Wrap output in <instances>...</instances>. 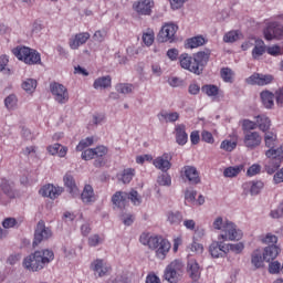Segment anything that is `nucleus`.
I'll use <instances>...</instances> for the list:
<instances>
[{
	"label": "nucleus",
	"instance_id": "nucleus-1",
	"mask_svg": "<svg viewBox=\"0 0 283 283\" xmlns=\"http://www.w3.org/2000/svg\"><path fill=\"white\" fill-rule=\"evenodd\" d=\"M264 140H265V147L270 148L265 153V156L269 159L265 164V171L266 174L272 176V174H275V171H277V169H280V166L282 165L283 145L275 148V140H277V136L272 132L265 133Z\"/></svg>",
	"mask_w": 283,
	"mask_h": 283
},
{
	"label": "nucleus",
	"instance_id": "nucleus-2",
	"mask_svg": "<svg viewBox=\"0 0 283 283\" xmlns=\"http://www.w3.org/2000/svg\"><path fill=\"white\" fill-rule=\"evenodd\" d=\"M211 56V51H200L191 57L187 53H182L179 56V63L184 70H188V72H192V74L200 75L202 70H205V65L209 63V57Z\"/></svg>",
	"mask_w": 283,
	"mask_h": 283
},
{
	"label": "nucleus",
	"instance_id": "nucleus-3",
	"mask_svg": "<svg viewBox=\"0 0 283 283\" xmlns=\"http://www.w3.org/2000/svg\"><path fill=\"white\" fill-rule=\"evenodd\" d=\"M139 242L144 244V247H148L153 251H156V255L159 260H165L167 253H169V250L171 249V243H169L167 239L149 233H142Z\"/></svg>",
	"mask_w": 283,
	"mask_h": 283
},
{
	"label": "nucleus",
	"instance_id": "nucleus-4",
	"mask_svg": "<svg viewBox=\"0 0 283 283\" xmlns=\"http://www.w3.org/2000/svg\"><path fill=\"white\" fill-rule=\"evenodd\" d=\"M54 260L52 250L35 251L23 260L24 269L28 271H41Z\"/></svg>",
	"mask_w": 283,
	"mask_h": 283
},
{
	"label": "nucleus",
	"instance_id": "nucleus-5",
	"mask_svg": "<svg viewBox=\"0 0 283 283\" xmlns=\"http://www.w3.org/2000/svg\"><path fill=\"white\" fill-rule=\"evenodd\" d=\"M212 227L218 231H222V233L219 235V238L222 240H242V230L238 229V227L231 221L224 222L222 217H218L213 221Z\"/></svg>",
	"mask_w": 283,
	"mask_h": 283
},
{
	"label": "nucleus",
	"instance_id": "nucleus-6",
	"mask_svg": "<svg viewBox=\"0 0 283 283\" xmlns=\"http://www.w3.org/2000/svg\"><path fill=\"white\" fill-rule=\"evenodd\" d=\"M12 54L27 65H41V53L36 50L28 46H18L12 50Z\"/></svg>",
	"mask_w": 283,
	"mask_h": 283
},
{
	"label": "nucleus",
	"instance_id": "nucleus-7",
	"mask_svg": "<svg viewBox=\"0 0 283 283\" xmlns=\"http://www.w3.org/2000/svg\"><path fill=\"white\" fill-rule=\"evenodd\" d=\"M182 262L175 260L165 270L164 277L169 283H178L180 277H182Z\"/></svg>",
	"mask_w": 283,
	"mask_h": 283
},
{
	"label": "nucleus",
	"instance_id": "nucleus-8",
	"mask_svg": "<svg viewBox=\"0 0 283 283\" xmlns=\"http://www.w3.org/2000/svg\"><path fill=\"white\" fill-rule=\"evenodd\" d=\"M52 238V228L45 226V221L40 220L35 227L33 247H39L43 241Z\"/></svg>",
	"mask_w": 283,
	"mask_h": 283
},
{
	"label": "nucleus",
	"instance_id": "nucleus-9",
	"mask_svg": "<svg viewBox=\"0 0 283 283\" xmlns=\"http://www.w3.org/2000/svg\"><path fill=\"white\" fill-rule=\"evenodd\" d=\"M51 94L54 96L56 103L60 105H65L67 101H70V93H67V88L61 83H51L50 84Z\"/></svg>",
	"mask_w": 283,
	"mask_h": 283
},
{
	"label": "nucleus",
	"instance_id": "nucleus-10",
	"mask_svg": "<svg viewBox=\"0 0 283 283\" xmlns=\"http://www.w3.org/2000/svg\"><path fill=\"white\" fill-rule=\"evenodd\" d=\"M176 32H178V27L176 23H167L165 24L158 36L157 40L159 41V43H174L175 39H176Z\"/></svg>",
	"mask_w": 283,
	"mask_h": 283
},
{
	"label": "nucleus",
	"instance_id": "nucleus-11",
	"mask_svg": "<svg viewBox=\"0 0 283 283\" xmlns=\"http://www.w3.org/2000/svg\"><path fill=\"white\" fill-rule=\"evenodd\" d=\"M224 242H227V240H223L222 238L218 237V241H213L210 244L209 253L211 258H227V254L229 253V247H227Z\"/></svg>",
	"mask_w": 283,
	"mask_h": 283
},
{
	"label": "nucleus",
	"instance_id": "nucleus-12",
	"mask_svg": "<svg viewBox=\"0 0 283 283\" xmlns=\"http://www.w3.org/2000/svg\"><path fill=\"white\" fill-rule=\"evenodd\" d=\"M243 143L248 149H255L262 145V136L258 132H245Z\"/></svg>",
	"mask_w": 283,
	"mask_h": 283
},
{
	"label": "nucleus",
	"instance_id": "nucleus-13",
	"mask_svg": "<svg viewBox=\"0 0 283 283\" xmlns=\"http://www.w3.org/2000/svg\"><path fill=\"white\" fill-rule=\"evenodd\" d=\"M245 81L248 85H269L273 83V75L254 73Z\"/></svg>",
	"mask_w": 283,
	"mask_h": 283
},
{
	"label": "nucleus",
	"instance_id": "nucleus-14",
	"mask_svg": "<svg viewBox=\"0 0 283 283\" xmlns=\"http://www.w3.org/2000/svg\"><path fill=\"white\" fill-rule=\"evenodd\" d=\"M154 8V0H138L133 4V9L137 14L149 15L151 14V9Z\"/></svg>",
	"mask_w": 283,
	"mask_h": 283
},
{
	"label": "nucleus",
	"instance_id": "nucleus-15",
	"mask_svg": "<svg viewBox=\"0 0 283 283\" xmlns=\"http://www.w3.org/2000/svg\"><path fill=\"white\" fill-rule=\"evenodd\" d=\"M181 176L189 180L191 185H200V174L193 166H185L181 168Z\"/></svg>",
	"mask_w": 283,
	"mask_h": 283
},
{
	"label": "nucleus",
	"instance_id": "nucleus-16",
	"mask_svg": "<svg viewBox=\"0 0 283 283\" xmlns=\"http://www.w3.org/2000/svg\"><path fill=\"white\" fill-rule=\"evenodd\" d=\"M153 165L156 169L167 172L168 169H171V154L166 153L163 156L155 158Z\"/></svg>",
	"mask_w": 283,
	"mask_h": 283
},
{
	"label": "nucleus",
	"instance_id": "nucleus-17",
	"mask_svg": "<svg viewBox=\"0 0 283 283\" xmlns=\"http://www.w3.org/2000/svg\"><path fill=\"white\" fill-rule=\"evenodd\" d=\"M90 33L88 32H82V33H77L75 35H73L70 40H69V45L71 48V50H78V48H81V45H85L87 43V41H90Z\"/></svg>",
	"mask_w": 283,
	"mask_h": 283
},
{
	"label": "nucleus",
	"instance_id": "nucleus-18",
	"mask_svg": "<svg viewBox=\"0 0 283 283\" xmlns=\"http://www.w3.org/2000/svg\"><path fill=\"white\" fill-rule=\"evenodd\" d=\"M0 191L4 196H7V198H10V199L15 198L17 189H15L14 181L2 178L0 182Z\"/></svg>",
	"mask_w": 283,
	"mask_h": 283
},
{
	"label": "nucleus",
	"instance_id": "nucleus-19",
	"mask_svg": "<svg viewBox=\"0 0 283 283\" xmlns=\"http://www.w3.org/2000/svg\"><path fill=\"white\" fill-rule=\"evenodd\" d=\"M40 193L44 197V198H51V200H55V198L60 195L63 193V188L61 187H55L54 185H45L42 187V189L40 190Z\"/></svg>",
	"mask_w": 283,
	"mask_h": 283
},
{
	"label": "nucleus",
	"instance_id": "nucleus-20",
	"mask_svg": "<svg viewBox=\"0 0 283 283\" xmlns=\"http://www.w3.org/2000/svg\"><path fill=\"white\" fill-rule=\"evenodd\" d=\"M175 138L177 145H187V140H189V135L187 134V126L185 124H178L175 127Z\"/></svg>",
	"mask_w": 283,
	"mask_h": 283
},
{
	"label": "nucleus",
	"instance_id": "nucleus-21",
	"mask_svg": "<svg viewBox=\"0 0 283 283\" xmlns=\"http://www.w3.org/2000/svg\"><path fill=\"white\" fill-rule=\"evenodd\" d=\"M187 271L193 282H198V280H200V265L195 259L188 260Z\"/></svg>",
	"mask_w": 283,
	"mask_h": 283
},
{
	"label": "nucleus",
	"instance_id": "nucleus-22",
	"mask_svg": "<svg viewBox=\"0 0 283 283\" xmlns=\"http://www.w3.org/2000/svg\"><path fill=\"white\" fill-rule=\"evenodd\" d=\"M64 185L69 191V193H71V196L73 198H76V196H78V187L76 186V181L74 180V177L67 172L65 176H64Z\"/></svg>",
	"mask_w": 283,
	"mask_h": 283
},
{
	"label": "nucleus",
	"instance_id": "nucleus-23",
	"mask_svg": "<svg viewBox=\"0 0 283 283\" xmlns=\"http://www.w3.org/2000/svg\"><path fill=\"white\" fill-rule=\"evenodd\" d=\"M95 151V167H103L105 165V156H107V147L105 146H97L96 148H93Z\"/></svg>",
	"mask_w": 283,
	"mask_h": 283
},
{
	"label": "nucleus",
	"instance_id": "nucleus-24",
	"mask_svg": "<svg viewBox=\"0 0 283 283\" xmlns=\"http://www.w3.org/2000/svg\"><path fill=\"white\" fill-rule=\"evenodd\" d=\"M127 192L118 191L113 195L112 202L113 205H115V207H118V209H125V207L127 206Z\"/></svg>",
	"mask_w": 283,
	"mask_h": 283
},
{
	"label": "nucleus",
	"instance_id": "nucleus-25",
	"mask_svg": "<svg viewBox=\"0 0 283 283\" xmlns=\"http://www.w3.org/2000/svg\"><path fill=\"white\" fill-rule=\"evenodd\" d=\"M280 255V248L277 245H268L263 251V259L265 262H271Z\"/></svg>",
	"mask_w": 283,
	"mask_h": 283
},
{
	"label": "nucleus",
	"instance_id": "nucleus-26",
	"mask_svg": "<svg viewBox=\"0 0 283 283\" xmlns=\"http://www.w3.org/2000/svg\"><path fill=\"white\" fill-rule=\"evenodd\" d=\"M93 87L94 90H107V87H112V76L97 77L93 83Z\"/></svg>",
	"mask_w": 283,
	"mask_h": 283
},
{
	"label": "nucleus",
	"instance_id": "nucleus-27",
	"mask_svg": "<svg viewBox=\"0 0 283 283\" xmlns=\"http://www.w3.org/2000/svg\"><path fill=\"white\" fill-rule=\"evenodd\" d=\"M157 116H158V119L160 120V123H176V120H179V118H180V113H178V112H172V113L160 112Z\"/></svg>",
	"mask_w": 283,
	"mask_h": 283
},
{
	"label": "nucleus",
	"instance_id": "nucleus-28",
	"mask_svg": "<svg viewBox=\"0 0 283 283\" xmlns=\"http://www.w3.org/2000/svg\"><path fill=\"white\" fill-rule=\"evenodd\" d=\"M93 271L98 274L99 277H103V275H107L109 273V266L105 265L103 263V260L97 259L92 263Z\"/></svg>",
	"mask_w": 283,
	"mask_h": 283
},
{
	"label": "nucleus",
	"instance_id": "nucleus-29",
	"mask_svg": "<svg viewBox=\"0 0 283 283\" xmlns=\"http://www.w3.org/2000/svg\"><path fill=\"white\" fill-rule=\"evenodd\" d=\"M274 99H275V94L269 91L261 92V101L264 107H266V109L273 108V106L275 105Z\"/></svg>",
	"mask_w": 283,
	"mask_h": 283
},
{
	"label": "nucleus",
	"instance_id": "nucleus-30",
	"mask_svg": "<svg viewBox=\"0 0 283 283\" xmlns=\"http://www.w3.org/2000/svg\"><path fill=\"white\" fill-rule=\"evenodd\" d=\"M251 262L256 269H262V266H264V262L266 261L264 260L262 250H254L252 252Z\"/></svg>",
	"mask_w": 283,
	"mask_h": 283
},
{
	"label": "nucleus",
	"instance_id": "nucleus-31",
	"mask_svg": "<svg viewBox=\"0 0 283 283\" xmlns=\"http://www.w3.org/2000/svg\"><path fill=\"white\" fill-rule=\"evenodd\" d=\"M81 200L84 202V205H90V202H94V188H92L91 185H86L84 187V190L81 193Z\"/></svg>",
	"mask_w": 283,
	"mask_h": 283
},
{
	"label": "nucleus",
	"instance_id": "nucleus-32",
	"mask_svg": "<svg viewBox=\"0 0 283 283\" xmlns=\"http://www.w3.org/2000/svg\"><path fill=\"white\" fill-rule=\"evenodd\" d=\"M256 127L261 132H269L271 129V119L266 115L256 116Z\"/></svg>",
	"mask_w": 283,
	"mask_h": 283
},
{
	"label": "nucleus",
	"instance_id": "nucleus-33",
	"mask_svg": "<svg viewBox=\"0 0 283 283\" xmlns=\"http://www.w3.org/2000/svg\"><path fill=\"white\" fill-rule=\"evenodd\" d=\"M205 43H207V40L202 35H197L187 40L186 48L193 50V48H200Z\"/></svg>",
	"mask_w": 283,
	"mask_h": 283
},
{
	"label": "nucleus",
	"instance_id": "nucleus-34",
	"mask_svg": "<svg viewBox=\"0 0 283 283\" xmlns=\"http://www.w3.org/2000/svg\"><path fill=\"white\" fill-rule=\"evenodd\" d=\"M201 92L211 98H216L220 94V87L214 84H206L201 87Z\"/></svg>",
	"mask_w": 283,
	"mask_h": 283
},
{
	"label": "nucleus",
	"instance_id": "nucleus-35",
	"mask_svg": "<svg viewBox=\"0 0 283 283\" xmlns=\"http://www.w3.org/2000/svg\"><path fill=\"white\" fill-rule=\"evenodd\" d=\"M134 176H136V169L126 168L123 170L119 180H122L124 185H129L132 180H134Z\"/></svg>",
	"mask_w": 283,
	"mask_h": 283
},
{
	"label": "nucleus",
	"instance_id": "nucleus-36",
	"mask_svg": "<svg viewBox=\"0 0 283 283\" xmlns=\"http://www.w3.org/2000/svg\"><path fill=\"white\" fill-rule=\"evenodd\" d=\"M167 220L170 224L178 227L182 222V213L180 211H170L167 214Z\"/></svg>",
	"mask_w": 283,
	"mask_h": 283
},
{
	"label": "nucleus",
	"instance_id": "nucleus-37",
	"mask_svg": "<svg viewBox=\"0 0 283 283\" xmlns=\"http://www.w3.org/2000/svg\"><path fill=\"white\" fill-rule=\"evenodd\" d=\"M266 52V46H264V41L259 40L256 41L255 46L252 50V56L253 59H260Z\"/></svg>",
	"mask_w": 283,
	"mask_h": 283
},
{
	"label": "nucleus",
	"instance_id": "nucleus-38",
	"mask_svg": "<svg viewBox=\"0 0 283 283\" xmlns=\"http://www.w3.org/2000/svg\"><path fill=\"white\" fill-rule=\"evenodd\" d=\"M244 169V166L228 167L223 171L226 178H235Z\"/></svg>",
	"mask_w": 283,
	"mask_h": 283
},
{
	"label": "nucleus",
	"instance_id": "nucleus-39",
	"mask_svg": "<svg viewBox=\"0 0 283 283\" xmlns=\"http://www.w3.org/2000/svg\"><path fill=\"white\" fill-rule=\"evenodd\" d=\"M92 145H94V137H86L78 143L76 151H83V149H87V147H92Z\"/></svg>",
	"mask_w": 283,
	"mask_h": 283
},
{
	"label": "nucleus",
	"instance_id": "nucleus-40",
	"mask_svg": "<svg viewBox=\"0 0 283 283\" xmlns=\"http://www.w3.org/2000/svg\"><path fill=\"white\" fill-rule=\"evenodd\" d=\"M264 187V182L262 181H251L250 182V193L251 196H258L262 188Z\"/></svg>",
	"mask_w": 283,
	"mask_h": 283
},
{
	"label": "nucleus",
	"instance_id": "nucleus-41",
	"mask_svg": "<svg viewBox=\"0 0 283 283\" xmlns=\"http://www.w3.org/2000/svg\"><path fill=\"white\" fill-rule=\"evenodd\" d=\"M240 40V32L238 31H230L223 36V41L226 43H235V41Z\"/></svg>",
	"mask_w": 283,
	"mask_h": 283
},
{
	"label": "nucleus",
	"instance_id": "nucleus-42",
	"mask_svg": "<svg viewBox=\"0 0 283 283\" xmlns=\"http://www.w3.org/2000/svg\"><path fill=\"white\" fill-rule=\"evenodd\" d=\"M127 202H133V205H135L136 207H138V205H140V202H143V199L138 196V191L136 190H132L129 193H127Z\"/></svg>",
	"mask_w": 283,
	"mask_h": 283
},
{
	"label": "nucleus",
	"instance_id": "nucleus-43",
	"mask_svg": "<svg viewBox=\"0 0 283 283\" xmlns=\"http://www.w3.org/2000/svg\"><path fill=\"white\" fill-rule=\"evenodd\" d=\"M22 90H24L25 92H34V90H36V81L28 78L22 83Z\"/></svg>",
	"mask_w": 283,
	"mask_h": 283
},
{
	"label": "nucleus",
	"instance_id": "nucleus-44",
	"mask_svg": "<svg viewBox=\"0 0 283 283\" xmlns=\"http://www.w3.org/2000/svg\"><path fill=\"white\" fill-rule=\"evenodd\" d=\"M4 106L7 109H14L17 107V95L11 94L4 98Z\"/></svg>",
	"mask_w": 283,
	"mask_h": 283
},
{
	"label": "nucleus",
	"instance_id": "nucleus-45",
	"mask_svg": "<svg viewBox=\"0 0 283 283\" xmlns=\"http://www.w3.org/2000/svg\"><path fill=\"white\" fill-rule=\"evenodd\" d=\"M157 182H158V185H160V187H170L171 186V176H169L168 174H166V175L164 174L157 178Z\"/></svg>",
	"mask_w": 283,
	"mask_h": 283
},
{
	"label": "nucleus",
	"instance_id": "nucleus-46",
	"mask_svg": "<svg viewBox=\"0 0 283 283\" xmlns=\"http://www.w3.org/2000/svg\"><path fill=\"white\" fill-rule=\"evenodd\" d=\"M134 86L132 84H117L116 91L119 94H132Z\"/></svg>",
	"mask_w": 283,
	"mask_h": 283
},
{
	"label": "nucleus",
	"instance_id": "nucleus-47",
	"mask_svg": "<svg viewBox=\"0 0 283 283\" xmlns=\"http://www.w3.org/2000/svg\"><path fill=\"white\" fill-rule=\"evenodd\" d=\"M221 78L226 83H231V81H233V71H231V69H229V67L222 69L221 70Z\"/></svg>",
	"mask_w": 283,
	"mask_h": 283
},
{
	"label": "nucleus",
	"instance_id": "nucleus-48",
	"mask_svg": "<svg viewBox=\"0 0 283 283\" xmlns=\"http://www.w3.org/2000/svg\"><path fill=\"white\" fill-rule=\"evenodd\" d=\"M268 54H270L271 56H282L283 54V49L280 45H273V46H269L266 49Z\"/></svg>",
	"mask_w": 283,
	"mask_h": 283
},
{
	"label": "nucleus",
	"instance_id": "nucleus-49",
	"mask_svg": "<svg viewBox=\"0 0 283 283\" xmlns=\"http://www.w3.org/2000/svg\"><path fill=\"white\" fill-rule=\"evenodd\" d=\"M226 247H228V253L229 251H232L233 253H240L241 251H244V243L239 242V243H229L226 244Z\"/></svg>",
	"mask_w": 283,
	"mask_h": 283
},
{
	"label": "nucleus",
	"instance_id": "nucleus-50",
	"mask_svg": "<svg viewBox=\"0 0 283 283\" xmlns=\"http://www.w3.org/2000/svg\"><path fill=\"white\" fill-rule=\"evenodd\" d=\"M235 147H238V143L226 139L221 143V149H224V151H233Z\"/></svg>",
	"mask_w": 283,
	"mask_h": 283
},
{
	"label": "nucleus",
	"instance_id": "nucleus-51",
	"mask_svg": "<svg viewBox=\"0 0 283 283\" xmlns=\"http://www.w3.org/2000/svg\"><path fill=\"white\" fill-rule=\"evenodd\" d=\"M196 196H198V191L188 188L185 192V200L187 202H196Z\"/></svg>",
	"mask_w": 283,
	"mask_h": 283
},
{
	"label": "nucleus",
	"instance_id": "nucleus-52",
	"mask_svg": "<svg viewBox=\"0 0 283 283\" xmlns=\"http://www.w3.org/2000/svg\"><path fill=\"white\" fill-rule=\"evenodd\" d=\"M253 129H258V122H252V120H249V119H244L243 120L244 134H247V132H251Z\"/></svg>",
	"mask_w": 283,
	"mask_h": 283
},
{
	"label": "nucleus",
	"instance_id": "nucleus-53",
	"mask_svg": "<svg viewBox=\"0 0 283 283\" xmlns=\"http://www.w3.org/2000/svg\"><path fill=\"white\" fill-rule=\"evenodd\" d=\"M10 63L8 55L0 56V72H4V74H10V69L6 70V66Z\"/></svg>",
	"mask_w": 283,
	"mask_h": 283
},
{
	"label": "nucleus",
	"instance_id": "nucleus-54",
	"mask_svg": "<svg viewBox=\"0 0 283 283\" xmlns=\"http://www.w3.org/2000/svg\"><path fill=\"white\" fill-rule=\"evenodd\" d=\"M105 36H107V32L105 30H97L93 35V41H96L97 43H103V41H105Z\"/></svg>",
	"mask_w": 283,
	"mask_h": 283
},
{
	"label": "nucleus",
	"instance_id": "nucleus-55",
	"mask_svg": "<svg viewBox=\"0 0 283 283\" xmlns=\"http://www.w3.org/2000/svg\"><path fill=\"white\" fill-rule=\"evenodd\" d=\"M94 158H96L94 148L82 151V160H94Z\"/></svg>",
	"mask_w": 283,
	"mask_h": 283
},
{
	"label": "nucleus",
	"instance_id": "nucleus-56",
	"mask_svg": "<svg viewBox=\"0 0 283 283\" xmlns=\"http://www.w3.org/2000/svg\"><path fill=\"white\" fill-rule=\"evenodd\" d=\"M263 243L269 244V247L275 245L277 244V237L272 233H268L263 239Z\"/></svg>",
	"mask_w": 283,
	"mask_h": 283
},
{
	"label": "nucleus",
	"instance_id": "nucleus-57",
	"mask_svg": "<svg viewBox=\"0 0 283 283\" xmlns=\"http://www.w3.org/2000/svg\"><path fill=\"white\" fill-rule=\"evenodd\" d=\"M143 42L147 48L154 44V32H147L143 34Z\"/></svg>",
	"mask_w": 283,
	"mask_h": 283
},
{
	"label": "nucleus",
	"instance_id": "nucleus-58",
	"mask_svg": "<svg viewBox=\"0 0 283 283\" xmlns=\"http://www.w3.org/2000/svg\"><path fill=\"white\" fill-rule=\"evenodd\" d=\"M168 84L170 85V87H182V85H185V82L179 77H170L168 80Z\"/></svg>",
	"mask_w": 283,
	"mask_h": 283
},
{
	"label": "nucleus",
	"instance_id": "nucleus-59",
	"mask_svg": "<svg viewBox=\"0 0 283 283\" xmlns=\"http://www.w3.org/2000/svg\"><path fill=\"white\" fill-rule=\"evenodd\" d=\"M2 227L4 229H12L13 227H17V219L14 218H7L2 222Z\"/></svg>",
	"mask_w": 283,
	"mask_h": 283
},
{
	"label": "nucleus",
	"instance_id": "nucleus-60",
	"mask_svg": "<svg viewBox=\"0 0 283 283\" xmlns=\"http://www.w3.org/2000/svg\"><path fill=\"white\" fill-rule=\"evenodd\" d=\"M134 214H123L122 221L125 224V227H132L134 224Z\"/></svg>",
	"mask_w": 283,
	"mask_h": 283
},
{
	"label": "nucleus",
	"instance_id": "nucleus-61",
	"mask_svg": "<svg viewBox=\"0 0 283 283\" xmlns=\"http://www.w3.org/2000/svg\"><path fill=\"white\" fill-rule=\"evenodd\" d=\"M201 138L205 143H209L210 145H213V143H214L213 135L211 133H209L208 130H203L201 133Z\"/></svg>",
	"mask_w": 283,
	"mask_h": 283
},
{
	"label": "nucleus",
	"instance_id": "nucleus-62",
	"mask_svg": "<svg viewBox=\"0 0 283 283\" xmlns=\"http://www.w3.org/2000/svg\"><path fill=\"white\" fill-rule=\"evenodd\" d=\"M261 169H262V167L260 165L254 164L248 169L247 174H248V176H258V174H260Z\"/></svg>",
	"mask_w": 283,
	"mask_h": 283
},
{
	"label": "nucleus",
	"instance_id": "nucleus-63",
	"mask_svg": "<svg viewBox=\"0 0 283 283\" xmlns=\"http://www.w3.org/2000/svg\"><path fill=\"white\" fill-rule=\"evenodd\" d=\"M280 269H282V265L277 261L272 262L269 265V272L272 274L280 273Z\"/></svg>",
	"mask_w": 283,
	"mask_h": 283
},
{
	"label": "nucleus",
	"instance_id": "nucleus-64",
	"mask_svg": "<svg viewBox=\"0 0 283 283\" xmlns=\"http://www.w3.org/2000/svg\"><path fill=\"white\" fill-rule=\"evenodd\" d=\"M275 101L279 107H283V87L275 92Z\"/></svg>",
	"mask_w": 283,
	"mask_h": 283
}]
</instances>
